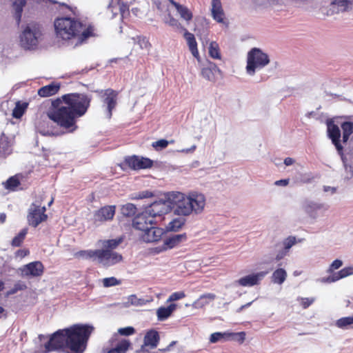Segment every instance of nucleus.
Returning <instances> with one entry per match:
<instances>
[{"instance_id":"f257e3e1","label":"nucleus","mask_w":353,"mask_h":353,"mask_svg":"<svg viewBox=\"0 0 353 353\" xmlns=\"http://www.w3.org/2000/svg\"><path fill=\"white\" fill-rule=\"evenodd\" d=\"M86 111L87 107L81 95L70 93L52 100L47 116L60 128L72 132L77 128V119Z\"/></svg>"},{"instance_id":"f03ea898","label":"nucleus","mask_w":353,"mask_h":353,"mask_svg":"<svg viewBox=\"0 0 353 353\" xmlns=\"http://www.w3.org/2000/svg\"><path fill=\"white\" fill-rule=\"evenodd\" d=\"M88 339V324H74L52 334L45 343L46 352L83 353Z\"/></svg>"},{"instance_id":"7ed1b4c3","label":"nucleus","mask_w":353,"mask_h":353,"mask_svg":"<svg viewBox=\"0 0 353 353\" xmlns=\"http://www.w3.org/2000/svg\"><path fill=\"white\" fill-rule=\"evenodd\" d=\"M56 37L63 41L77 39L81 43L88 38V27L70 16L57 17L54 21Z\"/></svg>"},{"instance_id":"20e7f679","label":"nucleus","mask_w":353,"mask_h":353,"mask_svg":"<svg viewBox=\"0 0 353 353\" xmlns=\"http://www.w3.org/2000/svg\"><path fill=\"white\" fill-rule=\"evenodd\" d=\"M172 201V210L174 214L180 216H188L193 212L200 213L205 205V199L203 194L192 193L189 196L178 192L170 198Z\"/></svg>"},{"instance_id":"39448f33","label":"nucleus","mask_w":353,"mask_h":353,"mask_svg":"<svg viewBox=\"0 0 353 353\" xmlns=\"http://www.w3.org/2000/svg\"><path fill=\"white\" fill-rule=\"evenodd\" d=\"M270 63L269 56L257 48H252L248 53L246 71L254 75L256 70L264 68Z\"/></svg>"},{"instance_id":"423d86ee","label":"nucleus","mask_w":353,"mask_h":353,"mask_svg":"<svg viewBox=\"0 0 353 353\" xmlns=\"http://www.w3.org/2000/svg\"><path fill=\"white\" fill-rule=\"evenodd\" d=\"M41 27L37 23L28 24L20 35V44L25 49L36 47L41 36Z\"/></svg>"},{"instance_id":"0eeeda50","label":"nucleus","mask_w":353,"mask_h":353,"mask_svg":"<svg viewBox=\"0 0 353 353\" xmlns=\"http://www.w3.org/2000/svg\"><path fill=\"white\" fill-rule=\"evenodd\" d=\"M45 206H41L35 203H32L28 210L27 222L28 224L33 228H37L43 222L48 219V215L46 213Z\"/></svg>"},{"instance_id":"6e6552de","label":"nucleus","mask_w":353,"mask_h":353,"mask_svg":"<svg viewBox=\"0 0 353 353\" xmlns=\"http://www.w3.org/2000/svg\"><path fill=\"white\" fill-rule=\"evenodd\" d=\"M94 256L99 263L105 266L114 265L123 260L121 254L109 250H97L91 254L90 257Z\"/></svg>"},{"instance_id":"1a4fd4ad","label":"nucleus","mask_w":353,"mask_h":353,"mask_svg":"<svg viewBox=\"0 0 353 353\" xmlns=\"http://www.w3.org/2000/svg\"><path fill=\"white\" fill-rule=\"evenodd\" d=\"M145 211L154 220L155 217L168 214L172 211V201H170V199L154 201Z\"/></svg>"},{"instance_id":"9d476101","label":"nucleus","mask_w":353,"mask_h":353,"mask_svg":"<svg viewBox=\"0 0 353 353\" xmlns=\"http://www.w3.org/2000/svg\"><path fill=\"white\" fill-rule=\"evenodd\" d=\"M110 348L104 350L105 353H126L131 343L128 339H120L117 336L112 337L108 341Z\"/></svg>"},{"instance_id":"9b49d317","label":"nucleus","mask_w":353,"mask_h":353,"mask_svg":"<svg viewBox=\"0 0 353 353\" xmlns=\"http://www.w3.org/2000/svg\"><path fill=\"white\" fill-rule=\"evenodd\" d=\"M328 137L331 139L332 143L335 146L338 154L341 156L343 155V146L341 143V130L339 126L332 121L327 123Z\"/></svg>"},{"instance_id":"f8f14e48","label":"nucleus","mask_w":353,"mask_h":353,"mask_svg":"<svg viewBox=\"0 0 353 353\" xmlns=\"http://www.w3.org/2000/svg\"><path fill=\"white\" fill-rule=\"evenodd\" d=\"M125 163L131 169L137 170L148 169L153 166V161L150 159L136 155L125 158Z\"/></svg>"},{"instance_id":"ddd939ff","label":"nucleus","mask_w":353,"mask_h":353,"mask_svg":"<svg viewBox=\"0 0 353 353\" xmlns=\"http://www.w3.org/2000/svg\"><path fill=\"white\" fill-rule=\"evenodd\" d=\"M155 224V220H153V217L149 216L145 211L137 215L132 220L133 228L142 231L143 233L146 231L150 226Z\"/></svg>"},{"instance_id":"4468645a","label":"nucleus","mask_w":353,"mask_h":353,"mask_svg":"<svg viewBox=\"0 0 353 353\" xmlns=\"http://www.w3.org/2000/svg\"><path fill=\"white\" fill-rule=\"evenodd\" d=\"M21 270L23 276L37 277L43 274L44 266L41 261H33L23 265Z\"/></svg>"},{"instance_id":"2eb2a0df","label":"nucleus","mask_w":353,"mask_h":353,"mask_svg":"<svg viewBox=\"0 0 353 353\" xmlns=\"http://www.w3.org/2000/svg\"><path fill=\"white\" fill-rule=\"evenodd\" d=\"M119 92L111 88L106 89L103 94V103L107 105L108 118H111L112 110L115 108L117 103V97Z\"/></svg>"},{"instance_id":"dca6fc26","label":"nucleus","mask_w":353,"mask_h":353,"mask_svg":"<svg viewBox=\"0 0 353 353\" xmlns=\"http://www.w3.org/2000/svg\"><path fill=\"white\" fill-rule=\"evenodd\" d=\"M211 14L213 19L219 23H227L221 0H212Z\"/></svg>"},{"instance_id":"f3484780","label":"nucleus","mask_w":353,"mask_h":353,"mask_svg":"<svg viewBox=\"0 0 353 353\" xmlns=\"http://www.w3.org/2000/svg\"><path fill=\"white\" fill-rule=\"evenodd\" d=\"M115 214V206L108 205L101 208L94 214L95 222H103L112 220Z\"/></svg>"},{"instance_id":"a211bd4d","label":"nucleus","mask_w":353,"mask_h":353,"mask_svg":"<svg viewBox=\"0 0 353 353\" xmlns=\"http://www.w3.org/2000/svg\"><path fill=\"white\" fill-rule=\"evenodd\" d=\"M163 234V231L161 228L155 227L153 225L150 226V228L141 234V238L143 241L147 243L156 242L161 239Z\"/></svg>"},{"instance_id":"6ab92c4d","label":"nucleus","mask_w":353,"mask_h":353,"mask_svg":"<svg viewBox=\"0 0 353 353\" xmlns=\"http://www.w3.org/2000/svg\"><path fill=\"white\" fill-rule=\"evenodd\" d=\"M108 8L114 15H117L119 12L123 16L129 12V4L123 0H111Z\"/></svg>"},{"instance_id":"aec40b11","label":"nucleus","mask_w":353,"mask_h":353,"mask_svg":"<svg viewBox=\"0 0 353 353\" xmlns=\"http://www.w3.org/2000/svg\"><path fill=\"white\" fill-rule=\"evenodd\" d=\"M169 1L176 10L180 15V17L185 20L187 23H189L193 19L192 12L185 6L181 5L174 0H167Z\"/></svg>"},{"instance_id":"412c9836","label":"nucleus","mask_w":353,"mask_h":353,"mask_svg":"<svg viewBox=\"0 0 353 353\" xmlns=\"http://www.w3.org/2000/svg\"><path fill=\"white\" fill-rule=\"evenodd\" d=\"M187 240V235L185 233L180 234H174L166 238L163 241V250L172 249L178 246L181 243Z\"/></svg>"},{"instance_id":"4be33fe9","label":"nucleus","mask_w":353,"mask_h":353,"mask_svg":"<svg viewBox=\"0 0 353 353\" xmlns=\"http://www.w3.org/2000/svg\"><path fill=\"white\" fill-rule=\"evenodd\" d=\"M159 340L160 337L157 331L154 330L148 331L144 336L142 349H143L144 346H149L151 349L156 348L159 344Z\"/></svg>"},{"instance_id":"5701e85b","label":"nucleus","mask_w":353,"mask_h":353,"mask_svg":"<svg viewBox=\"0 0 353 353\" xmlns=\"http://www.w3.org/2000/svg\"><path fill=\"white\" fill-rule=\"evenodd\" d=\"M265 275L263 272H259L254 274H250L243 276L237 281L241 286H253L257 285L260 279Z\"/></svg>"},{"instance_id":"b1692460","label":"nucleus","mask_w":353,"mask_h":353,"mask_svg":"<svg viewBox=\"0 0 353 353\" xmlns=\"http://www.w3.org/2000/svg\"><path fill=\"white\" fill-rule=\"evenodd\" d=\"M238 336L239 337V341L243 343L245 340V334L243 332L238 333H221L214 332L211 334L210 341L212 343H216L223 339L229 338L230 336Z\"/></svg>"},{"instance_id":"393cba45","label":"nucleus","mask_w":353,"mask_h":353,"mask_svg":"<svg viewBox=\"0 0 353 353\" xmlns=\"http://www.w3.org/2000/svg\"><path fill=\"white\" fill-rule=\"evenodd\" d=\"M60 89V84L52 83L41 87L38 90V94L41 97H48L56 94Z\"/></svg>"},{"instance_id":"a878e982","label":"nucleus","mask_w":353,"mask_h":353,"mask_svg":"<svg viewBox=\"0 0 353 353\" xmlns=\"http://www.w3.org/2000/svg\"><path fill=\"white\" fill-rule=\"evenodd\" d=\"M12 8L14 11V17L19 26L22 16L23 8L26 5V0H11Z\"/></svg>"},{"instance_id":"bb28decb","label":"nucleus","mask_w":353,"mask_h":353,"mask_svg":"<svg viewBox=\"0 0 353 353\" xmlns=\"http://www.w3.org/2000/svg\"><path fill=\"white\" fill-rule=\"evenodd\" d=\"M220 72L215 63H210L208 67L202 68L201 75L207 80L214 81L216 79V73H220Z\"/></svg>"},{"instance_id":"cd10ccee","label":"nucleus","mask_w":353,"mask_h":353,"mask_svg":"<svg viewBox=\"0 0 353 353\" xmlns=\"http://www.w3.org/2000/svg\"><path fill=\"white\" fill-rule=\"evenodd\" d=\"M176 305L171 303L168 307H160L157 310V316L159 321H164L168 319L176 310Z\"/></svg>"},{"instance_id":"c85d7f7f","label":"nucleus","mask_w":353,"mask_h":353,"mask_svg":"<svg viewBox=\"0 0 353 353\" xmlns=\"http://www.w3.org/2000/svg\"><path fill=\"white\" fill-rule=\"evenodd\" d=\"M352 274H353V269L352 268H345L332 276H328L326 279V281L330 283L335 282L341 279L351 275Z\"/></svg>"},{"instance_id":"c756f323","label":"nucleus","mask_w":353,"mask_h":353,"mask_svg":"<svg viewBox=\"0 0 353 353\" xmlns=\"http://www.w3.org/2000/svg\"><path fill=\"white\" fill-rule=\"evenodd\" d=\"M351 2L348 0H334L331 3V9L332 12L336 10V12H345L348 10Z\"/></svg>"},{"instance_id":"7c9ffc66","label":"nucleus","mask_w":353,"mask_h":353,"mask_svg":"<svg viewBox=\"0 0 353 353\" xmlns=\"http://www.w3.org/2000/svg\"><path fill=\"white\" fill-rule=\"evenodd\" d=\"M123 241V237L120 236L115 239L104 240L102 243L103 250H109L112 251L116 249Z\"/></svg>"},{"instance_id":"2f4dec72","label":"nucleus","mask_w":353,"mask_h":353,"mask_svg":"<svg viewBox=\"0 0 353 353\" xmlns=\"http://www.w3.org/2000/svg\"><path fill=\"white\" fill-rule=\"evenodd\" d=\"M341 128L343 130V142L345 143L353 133V123L345 121L341 124Z\"/></svg>"},{"instance_id":"473e14b6","label":"nucleus","mask_w":353,"mask_h":353,"mask_svg":"<svg viewBox=\"0 0 353 353\" xmlns=\"http://www.w3.org/2000/svg\"><path fill=\"white\" fill-rule=\"evenodd\" d=\"M287 273L283 268L276 270L272 276V282L277 284H282L286 279Z\"/></svg>"},{"instance_id":"72a5a7b5","label":"nucleus","mask_w":353,"mask_h":353,"mask_svg":"<svg viewBox=\"0 0 353 353\" xmlns=\"http://www.w3.org/2000/svg\"><path fill=\"white\" fill-rule=\"evenodd\" d=\"M20 184L21 183L18 176L14 175L8 179L5 183V188L8 190L15 191Z\"/></svg>"},{"instance_id":"f704fd0d","label":"nucleus","mask_w":353,"mask_h":353,"mask_svg":"<svg viewBox=\"0 0 353 353\" xmlns=\"http://www.w3.org/2000/svg\"><path fill=\"white\" fill-rule=\"evenodd\" d=\"M28 228H25L22 229L19 234L15 236L11 242V245L14 247H19L23 243L26 234H28Z\"/></svg>"},{"instance_id":"c9c22d12","label":"nucleus","mask_w":353,"mask_h":353,"mask_svg":"<svg viewBox=\"0 0 353 353\" xmlns=\"http://www.w3.org/2000/svg\"><path fill=\"white\" fill-rule=\"evenodd\" d=\"M28 108L27 103H21L20 101L17 102L15 108L12 111V117L16 119L21 118L24 114L26 108Z\"/></svg>"},{"instance_id":"e433bc0d","label":"nucleus","mask_w":353,"mask_h":353,"mask_svg":"<svg viewBox=\"0 0 353 353\" xmlns=\"http://www.w3.org/2000/svg\"><path fill=\"white\" fill-rule=\"evenodd\" d=\"M185 220L183 218L179 217L173 219L168 225V230L170 231H178L185 224Z\"/></svg>"},{"instance_id":"4c0bfd02","label":"nucleus","mask_w":353,"mask_h":353,"mask_svg":"<svg viewBox=\"0 0 353 353\" xmlns=\"http://www.w3.org/2000/svg\"><path fill=\"white\" fill-rule=\"evenodd\" d=\"M353 325V315L351 316L342 317L338 319L336 322V325L341 329L352 327Z\"/></svg>"},{"instance_id":"58836bf2","label":"nucleus","mask_w":353,"mask_h":353,"mask_svg":"<svg viewBox=\"0 0 353 353\" xmlns=\"http://www.w3.org/2000/svg\"><path fill=\"white\" fill-rule=\"evenodd\" d=\"M121 210L123 216L130 217L134 216L136 214L137 208L132 203H127L122 206Z\"/></svg>"},{"instance_id":"ea45409f","label":"nucleus","mask_w":353,"mask_h":353,"mask_svg":"<svg viewBox=\"0 0 353 353\" xmlns=\"http://www.w3.org/2000/svg\"><path fill=\"white\" fill-rule=\"evenodd\" d=\"M209 54L213 59H221V57L219 51V47L216 42L212 41L210 43L209 47Z\"/></svg>"},{"instance_id":"a19ab883","label":"nucleus","mask_w":353,"mask_h":353,"mask_svg":"<svg viewBox=\"0 0 353 353\" xmlns=\"http://www.w3.org/2000/svg\"><path fill=\"white\" fill-rule=\"evenodd\" d=\"M27 288L28 287L25 282L21 281H18L14 284V286L9 291H8V295L14 294L19 291L26 290L27 289Z\"/></svg>"},{"instance_id":"79ce46f5","label":"nucleus","mask_w":353,"mask_h":353,"mask_svg":"<svg viewBox=\"0 0 353 353\" xmlns=\"http://www.w3.org/2000/svg\"><path fill=\"white\" fill-rule=\"evenodd\" d=\"M170 26L176 28L180 32L185 30V27L171 14H168V20L165 22Z\"/></svg>"},{"instance_id":"37998d69","label":"nucleus","mask_w":353,"mask_h":353,"mask_svg":"<svg viewBox=\"0 0 353 353\" xmlns=\"http://www.w3.org/2000/svg\"><path fill=\"white\" fill-rule=\"evenodd\" d=\"M102 283L104 287L109 288L119 285L121 281L117 279L115 277L112 276L103 279Z\"/></svg>"},{"instance_id":"c03bdc74","label":"nucleus","mask_w":353,"mask_h":353,"mask_svg":"<svg viewBox=\"0 0 353 353\" xmlns=\"http://www.w3.org/2000/svg\"><path fill=\"white\" fill-rule=\"evenodd\" d=\"M296 243V239L295 236H289L283 241L284 249L289 252L290 249Z\"/></svg>"},{"instance_id":"a18cd8bd","label":"nucleus","mask_w":353,"mask_h":353,"mask_svg":"<svg viewBox=\"0 0 353 353\" xmlns=\"http://www.w3.org/2000/svg\"><path fill=\"white\" fill-rule=\"evenodd\" d=\"M188 45L189 49H190L191 53L192 54V55L195 58H199V53L198 48H197L196 41L194 40L190 43H188Z\"/></svg>"},{"instance_id":"49530a36","label":"nucleus","mask_w":353,"mask_h":353,"mask_svg":"<svg viewBox=\"0 0 353 353\" xmlns=\"http://www.w3.org/2000/svg\"><path fill=\"white\" fill-rule=\"evenodd\" d=\"M118 332L122 336H130L135 333V329L133 327H125L119 328Z\"/></svg>"},{"instance_id":"de8ad7c7","label":"nucleus","mask_w":353,"mask_h":353,"mask_svg":"<svg viewBox=\"0 0 353 353\" xmlns=\"http://www.w3.org/2000/svg\"><path fill=\"white\" fill-rule=\"evenodd\" d=\"M185 296L184 292H176L172 293L168 298V301H175L181 299Z\"/></svg>"},{"instance_id":"09e8293b","label":"nucleus","mask_w":353,"mask_h":353,"mask_svg":"<svg viewBox=\"0 0 353 353\" xmlns=\"http://www.w3.org/2000/svg\"><path fill=\"white\" fill-rule=\"evenodd\" d=\"M314 301V298H301V305L303 308L306 309L309 306H310Z\"/></svg>"},{"instance_id":"8fccbe9b","label":"nucleus","mask_w":353,"mask_h":353,"mask_svg":"<svg viewBox=\"0 0 353 353\" xmlns=\"http://www.w3.org/2000/svg\"><path fill=\"white\" fill-rule=\"evenodd\" d=\"M182 32H183V37L186 40L187 43L196 40L194 35L192 33L189 32L186 28H185V30H183Z\"/></svg>"},{"instance_id":"3c124183","label":"nucleus","mask_w":353,"mask_h":353,"mask_svg":"<svg viewBox=\"0 0 353 353\" xmlns=\"http://www.w3.org/2000/svg\"><path fill=\"white\" fill-rule=\"evenodd\" d=\"M153 147H159L161 149L165 148L168 145V141L165 139H160L152 143Z\"/></svg>"},{"instance_id":"603ef678","label":"nucleus","mask_w":353,"mask_h":353,"mask_svg":"<svg viewBox=\"0 0 353 353\" xmlns=\"http://www.w3.org/2000/svg\"><path fill=\"white\" fill-rule=\"evenodd\" d=\"M30 254V251L28 249H20L15 252V256L23 259Z\"/></svg>"},{"instance_id":"864d4df0","label":"nucleus","mask_w":353,"mask_h":353,"mask_svg":"<svg viewBox=\"0 0 353 353\" xmlns=\"http://www.w3.org/2000/svg\"><path fill=\"white\" fill-rule=\"evenodd\" d=\"M342 265H343V262H342L341 260H339V259H336V260H334V261L332 263V264H331V265H330V270L331 271H333L334 270H337V269H339V268H341V267L342 266Z\"/></svg>"},{"instance_id":"5fc2aeb1","label":"nucleus","mask_w":353,"mask_h":353,"mask_svg":"<svg viewBox=\"0 0 353 353\" xmlns=\"http://www.w3.org/2000/svg\"><path fill=\"white\" fill-rule=\"evenodd\" d=\"M88 256V252L86 250H82L74 254V257L77 259L87 258Z\"/></svg>"},{"instance_id":"6e6d98bb","label":"nucleus","mask_w":353,"mask_h":353,"mask_svg":"<svg viewBox=\"0 0 353 353\" xmlns=\"http://www.w3.org/2000/svg\"><path fill=\"white\" fill-rule=\"evenodd\" d=\"M288 251H287L286 250H285L283 248V250H282L281 251H279L278 252V254L276 255L275 260L277 261L281 260L288 254Z\"/></svg>"},{"instance_id":"4d7b16f0","label":"nucleus","mask_w":353,"mask_h":353,"mask_svg":"<svg viewBox=\"0 0 353 353\" xmlns=\"http://www.w3.org/2000/svg\"><path fill=\"white\" fill-rule=\"evenodd\" d=\"M100 36V34L97 31L94 26L90 24V37H98Z\"/></svg>"},{"instance_id":"13d9d810","label":"nucleus","mask_w":353,"mask_h":353,"mask_svg":"<svg viewBox=\"0 0 353 353\" xmlns=\"http://www.w3.org/2000/svg\"><path fill=\"white\" fill-rule=\"evenodd\" d=\"M215 298H216V295L214 294H212V293L205 294H203V295H201L200 296L201 299H210V300H214Z\"/></svg>"},{"instance_id":"bf43d9fd","label":"nucleus","mask_w":353,"mask_h":353,"mask_svg":"<svg viewBox=\"0 0 353 353\" xmlns=\"http://www.w3.org/2000/svg\"><path fill=\"white\" fill-rule=\"evenodd\" d=\"M289 179H281V180H279V181H275V185H283V186H285L287 185H288L289 183Z\"/></svg>"},{"instance_id":"052dcab7","label":"nucleus","mask_w":353,"mask_h":353,"mask_svg":"<svg viewBox=\"0 0 353 353\" xmlns=\"http://www.w3.org/2000/svg\"><path fill=\"white\" fill-rule=\"evenodd\" d=\"M152 196V193L149 192H143L142 193H140L138 196H137V199H143L147 198Z\"/></svg>"},{"instance_id":"680f3d73","label":"nucleus","mask_w":353,"mask_h":353,"mask_svg":"<svg viewBox=\"0 0 353 353\" xmlns=\"http://www.w3.org/2000/svg\"><path fill=\"white\" fill-rule=\"evenodd\" d=\"M294 160L290 157H287L284 160V163L288 166L292 165L294 163Z\"/></svg>"},{"instance_id":"e2e57ef3","label":"nucleus","mask_w":353,"mask_h":353,"mask_svg":"<svg viewBox=\"0 0 353 353\" xmlns=\"http://www.w3.org/2000/svg\"><path fill=\"white\" fill-rule=\"evenodd\" d=\"M61 6L65 7L67 9L70 10L73 14L75 13L74 10H76V8H73L65 3H61Z\"/></svg>"},{"instance_id":"0e129e2a","label":"nucleus","mask_w":353,"mask_h":353,"mask_svg":"<svg viewBox=\"0 0 353 353\" xmlns=\"http://www.w3.org/2000/svg\"><path fill=\"white\" fill-rule=\"evenodd\" d=\"M6 214L5 213L0 214V223H3L6 220Z\"/></svg>"},{"instance_id":"69168bd1","label":"nucleus","mask_w":353,"mask_h":353,"mask_svg":"<svg viewBox=\"0 0 353 353\" xmlns=\"http://www.w3.org/2000/svg\"><path fill=\"white\" fill-rule=\"evenodd\" d=\"M252 303V302H250V303H246V304H245V305H241V306L238 309L237 312H241L244 308L248 307H249L250 305H251Z\"/></svg>"},{"instance_id":"338daca9","label":"nucleus","mask_w":353,"mask_h":353,"mask_svg":"<svg viewBox=\"0 0 353 353\" xmlns=\"http://www.w3.org/2000/svg\"><path fill=\"white\" fill-rule=\"evenodd\" d=\"M312 207L311 205H308V206L306 207V209H305L306 212L308 214H310L311 216H312V214H311V213H312Z\"/></svg>"},{"instance_id":"774afa93","label":"nucleus","mask_w":353,"mask_h":353,"mask_svg":"<svg viewBox=\"0 0 353 353\" xmlns=\"http://www.w3.org/2000/svg\"><path fill=\"white\" fill-rule=\"evenodd\" d=\"M4 288V283L0 280V292L3 290Z\"/></svg>"}]
</instances>
